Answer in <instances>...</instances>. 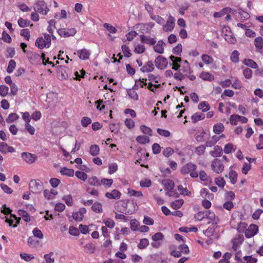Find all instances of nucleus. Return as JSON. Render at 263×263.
Returning a JSON list of instances; mask_svg holds the SVG:
<instances>
[{
  "instance_id": "61",
  "label": "nucleus",
  "mask_w": 263,
  "mask_h": 263,
  "mask_svg": "<svg viewBox=\"0 0 263 263\" xmlns=\"http://www.w3.org/2000/svg\"><path fill=\"white\" fill-rule=\"evenodd\" d=\"M201 58L202 61L207 64L212 63L213 61V58L206 54L203 55Z\"/></svg>"
},
{
  "instance_id": "58",
  "label": "nucleus",
  "mask_w": 263,
  "mask_h": 263,
  "mask_svg": "<svg viewBox=\"0 0 263 263\" xmlns=\"http://www.w3.org/2000/svg\"><path fill=\"white\" fill-rule=\"evenodd\" d=\"M164 236L161 232H157L152 236V239L154 241L162 240Z\"/></svg>"
},
{
  "instance_id": "5",
  "label": "nucleus",
  "mask_w": 263,
  "mask_h": 263,
  "mask_svg": "<svg viewBox=\"0 0 263 263\" xmlns=\"http://www.w3.org/2000/svg\"><path fill=\"white\" fill-rule=\"evenodd\" d=\"M211 166L212 170L218 174L221 173L224 169V165L219 159H214L212 163Z\"/></svg>"
},
{
  "instance_id": "23",
  "label": "nucleus",
  "mask_w": 263,
  "mask_h": 263,
  "mask_svg": "<svg viewBox=\"0 0 263 263\" xmlns=\"http://www.w3.org/2000/svg\"><path fill=\"white\" fill-rule=\"evenodd\" d=\"M205 212H208L207 215L205 216V217L209 219L213 220L212 223L213 224H216L218 222V218L215 217V214L210 211H205Z\"/></svg>"
},
{
  "instance_id": "46",
  "label": "nucleus",
  "mask_w": 263,
  "mask_h": 263,
  "mask_svg": "<svg viewBox=\"0 0 263 263\" xmlns=\"http://www.w3.org/2000/svg\"><path fill=\"white\" fill-rule=\"evenodd\" d=\"M109 129L110 131L116 134L119 132V126L118 124L111 123L109 124Z\"/></svg>"
},
{
  "instance_id": "2",
  "label": "nucleus",
  "mask_w": 263,
  "mask_h": 263,
  "mask_svg": "<svg viewBox=\"0 0 263 263\" xmlns=\"http://www.w3.org/2000/svg\"><path fill=\"white\" fill-rule=\"evenodd\" d=\"M33 9L35 12L43 15H46L49 10L44 0H38L34 5Z\"/></svg>"
},
{
  "instance_id": "35",
  "label": "nucleus",
  "mask_w": 263,
  "mask_h": 263,
  "mask_svg": "<svg viewBox=\"0 0 263 263\" xmlns=\"http://www.w3.org/2000/svg\"><path fill=\"white\" fill-rule=\"evenodd\" d=\"M16 67V62L13 60H11L8 64V67L7 68V72L9 73H11L13 72V70Z\"/></svg>"
},
{
  "instance_id": "30",
  "label": "nucleus",
  "mask_w": 263,
  "mask_h": 263,
  "mask_svg": "<svg viewBox=\"0 0 263 263\" xmlns=\"http://www.w3.org/2000/svg\"><path fill=\"white\" fill-rule=\"evenodd\" d=\"M92 210L96 213L102 212V204L98 202H95L91 206Z\"/></svg>"
},
{
  "instance_id": "11",
  "label": "nucleus",
  "mask_w": 263,
  "mask_h": 263,
  "mask_svg": "<svg viewBox=\"0 0 263 263\" xmlns=\"http://www.w3.org/2000/svg\"><path fill=\"white\" fill-rule=\"evenodd\" d=\"M120 192L117 190H114L111 192H107L105 193V196L110 199H118L121 197Z\"/></svg>"
},
{
  "instance_id": "4",
  "label": "nucleus",
  "mask_w": 263,
  "mask_h": 263,
  "mask_svg": "<svg viewBox=\"0 0 263 263\" xmlns=\"http://www.w3.org/2000/svg\"><path fill=\"white\" fill-rule=\"evenodd\" d=\"M155 64L157 68L160 69H164L166 67L168 64V62L167 59L165 58L161 55H159L155 59Z\"/></svg>"
},
{
  "instance_id": "45",
  "label": "nucleus",
  "mask_w": 263,
  "mask_h": 263,
  "mask_svg": "<svg viewBox=\"0 0 263 263\" xmlns=\"http://www.w3.org/2000/svg\"><path fill=\"white\" fill-rule=\"evenodd\" d=\"M245 64L252 68L255 69L258 66L257 64L252 60L248 59L245 61Z\"/></svg>"
},
{
  "instance_id": "36",
  "label": "nucleus",
  "mask_w": 263,
  "mask_h": 263,
  "mask_svg": "<svg viewBox=\"0 0 263 263\" xmlns=\"http://www.w3.org/2000/svg\"><path fill=\"white\" fill-rule=\"evenodd\" d=\"M149 245V241L146 238L141 239L138 245V248L139 249H143Z\"/></svg>"
},
{
  "instance_id": "63",
  "label": "nucleus",
  "mask_w": 263,
  "mask_h": 263,
  "mask_svg": "<svg viewBox=\"0 0 263 263\" xmlns=\"http://www.w3.org/2000/svg\"><path fill=\"white\" fill-rule=\"evenodd\" d=\"M63 199L68 206H71L72 204V199L71 195H65L63 197Z\"/></svg>"
},
{
  "instance_id": "14",
  "label": "nucleus",
  "mask_w": 263,
  "mask_h": 263,
  "mask_svg": "<svg viewBox=\"0 0 263 263\" xmlns=\"http://www.w3.org/2000/svg\"><path fill=\"white\" fill-rule=\"evenodd\" d=\"M205 118V115L203 113L196 112L191 117L192 122L196 123L199 121L203 120Z\"/></svg>"
},
{
  "instance_id": "26",
  "label": "nucleus",
  "mask_w": 263,
  "mask_h": 263,
  "mask_svg": "<svg viewBox=\"0 0 263 263\" xmlns=\"http://www.w3.org/2000/svg\"><path fill=\"white\" fill-rule=\"evenodd\" d=\"M254 45L257 49H261L263 46V38L258 36L255 39Z\"/></svg>"
},
{
  "instance_id": "54",
  "label": "nucleus",
  "mask_w": 263,
  "mask_h": 263,
  "mask_svg": "<svg viewBox=\"0 0 263 263\" xmlns=\"http://www.w3.org/2000/svg\"><path fill=\"white\" fill-rule=\"evenodd\" d=\"M81 124L84 127H87L89 124L91 123V120L90 119V118H88V117H84L83 118H82V120H81Z\"/></svg>"
},
{
  "instance_id": "27",
  "label": "nucleus",
  "mask_w": 263,
  "mask_h": 263,
  "mask_svg": "<svg viewBox=\"0 0 263 263\" xmlns=\"http://www.w3.org/2000/svg\"><path fill=\"white\" fill-rule=\"evenodd\" d=\"M88 183L93 186H100L101 185V183H100V181L98 179V178L96 176H93L89 178L88 180Z\"/></svg>"
},
{
  "instance_id": "6",
  "label": "nucleus",
  "mask_w": 263,
  "mask_h": 263,
  "mask_svg": "<svg viewBox=\"0 0 263 263\" xmlns=\"http://www.w3.org/2000/svg\"><path fill=\"white\" fill-rule=\"evenodd\" d=\"M175 19L174 18L170 15L166 21V24L163 25L162 27L163 30L165 32L172 31L175 27Z\"/></svg>"
},
{
  "instance_id": "33",
  "label": "nucleus",
  "mask_w": 263,
  "mask_h": 263,
  "mask_svg": "<svg viewBox=\"0 0 263 263\" xmlns=\"http://www.w3.org/2000/svg\"><path fill=\"white\" fill-rule=\"evenodd\" d=\"M19 118V116L15 113H11L6 119V122L10 123L17 120Z\"/></svg>"
},
{
  "instance_id": "52",
  "label": "nucleus",
  "mask_w": 263,
  "mask_h": 263,
  "mask_svg": "<svg viewBox=\"0 0 263 263\" xmlns=\"http://www.w3.org/2000/svg\"><path fill=\"white\" fill-rule=\"evenodd\" d=\"M53 255V252H50L49 254L44 255V258L47 263H53L54 261V259L52 258V256Z\"/></svg>"
},
{
  "instance_id": "49",
  "label": "nucleus",
  "mask_w": 263,
  "mask_h": 263,
  "mask_svg": "<svg viewBox=\"0 0 263 263\" xmlns=\"http://www.w3.org/2000/svg\"><path fill=\"white\" fill-rule=\"evenodd\" d=\"M30 24V21L27 20H24L22 18H20L18 20V24L20 27L24 28L28 26Z\"/></svg>"
},
{
  "instance_id": "34",
  "label": "nucleus",
  "mask_w": 263,
  "mask_h": 263,
  "mask_svg": "<svg viewBox=\"0 0 263 263\" xmlns=\"http://www.w3.org/2000/svg\"><path fill=\"white\" fill-rule=\"evenodd\" d=\"M224 130V126L223 124L219 123L215 125L213 127V130L215 134H219L222 132Z\"/></svg>"
},
{
  "instance_id": "15",
  "label": "nucleus",
  "mask_w": 263,
  "mask_h": 263,
  "mask_svg": "<svg viewBox=\"0 0 263 263\" xmlns=\"http://www.w3.org/2000/svg\"><path fill=\"white\" fill-rule=\"evenodd\" d=\"M90 54L89 51L85 49H83L78 51L79 57L82 60H84L88 59L89 57Z\"/></svg>"
},
{
  "instance_id": "25",
  "label": "nucleus",
  "mask_w": 263,
  "mask_h": 263,
  "mask_svg": "<svg viewBox=\"0 0 263 263\" xmlns=\"http://www.w3.org/2000/svg\"><path fill=\"white\" fill-rule=\"evenodd\" d=\"M60 173L63 175H66L69 177H72L74 175V170L67 167H63L61 168Z\"/></svg>"
},
{
  "instance_id": "21",
  "label": "nucleus",
  "mask_w": 263,
  "mask_h": 263,
  "mask_svg": "<svg viewBox=\"0 0 263 263\" xmlns=\"http://www.w3.org/2000/svg\"><path fill=\"white\" fill-rule=\"evenodd\" d=\"M35 45L40 49L49 47L48 45H46V43L43 37H39L36 40Z\"/></svg>"
},
{
  "instance_id": "20",
  "label": "nucleus",
  "mask_w": 263,
  "mask_h": 263,
  "mask_svg": "<svg viewBox=\"0 0 263 263\" xmlns=\"http://www.w3.org/2000/svg\"><path fill=\"white\" fill-rule=\"evenodd\" d=\"M220 139V137L214 135L212 137L211 139H209L206 141V146L208 147H212L214 146L216 143L219 141Z\"/></svg>"
},
{
  "instance_id": "17",
  "label": "nucleus",
  "mask_w": 263,
  "mask_h": 263,
  "mask_svg": "<svg viewBox=\"0 0 263 263\" xmlns=\"http://www.w3.org/2000/svg\"><path fill=\"white\" fill-rule=\"evenodd\" d=\"M222 152V148L218 145L215 146L213 151L210 152V155L214 157H218L221 155Z\"/></svg>"
},
{
  "instance_id": "8",
  "label": "nucleus",
  "mask_w": 263,
  "mask_h": 263,
  "mask_svg": "<svg viewBox=\"0 0 263 263\" xmlns=\"http://www.w3.org/2000/svg\"><path fill=\"white\" fill-rule=\"evenodd\" d=\"M22 158L27 163L31 164L36 160V157L35 155L29 153L23 152L21 154Z\"/></svg>"
},
{
  "instance_id": "9",
  "label": "nucleus",
  "mask_w": 263,
  "mask_h": 263,
  "mask_svg": "<svg viewBox=\"0 0 263 263\" xmlns=\"http://www.w3.org/2000/svg\"><path fill=\"white\" fill-rule=\"evenodd\" d=\"M86 212V210L85 208H81L78 212L73 213L72 217L77 221H81L83 220L84 215Z\"/></svg>"
},
{
  "instance_id": "13",
  "label": "nucleus",
  "mask_w": 263,
  "mask_h": 263,
  "mask_svg": "<svg viewBox=\"0 0 263 263\" xmlns=\"http://www.w3.org/2000/svg\"><path fill=\"white\" fill-rule=\"evenodd\" d=\"M243 240L242 236L238 235L237 237L234 238L233 241V249L236 251L238 247L241 244Z\"/></svg>"
},
{
  "instance_id": "38",
  "label": "nucleus",
  "mask_w": 263,
  "mask_h": 263,
  "mask_svg": "<svg viewBox=\"0 0 263 263\" xmlns=\"http://www.w3.org/2000/svg\"><path fill=\"white\" fill-rule=\"evenodd\" d=\"M206 145H200L195 148V153L198 156L203 155L204 153Z\"/></svg>"
},
{
  "instance_id": "62",
  "label": "nucleus",
  "mask_w": 263,
  "mask_h": 263,
  "mask_svg": "<svg viewBox=\"0 0 263 263\" xmlns=\"http://www.w3.org/2000/svg\"><path fill=\"white\" fill-rule=\"evenodd\" d=\"M252 71L249 68H246L243 70V74L247 79H250L252 77Z\"/></svg>"
},
{
  "instance_id": "50",
  "label": "nucleus",
  "mask_w": 263,
  "mask_h": 263,
  "mask_svg": "<svg viewBox=\"0 0 263 263\" xmlns=\"http://www.w3.org/2000/svg\"><path fill=\"white\" fill-rule=\"evenodd\" d=\"M239 53L237 50H234L231 55V59L232 62L237 63L239 61Z\"/></svg>"
},
{
  "instance_id": "22",
  "label": "nucleus",
  "mask_w": 263,
  "mask_h": 263,
  "mask_svg": "<svg viewBox=\"0 0 263 263\" xmlns=\"http://www.w3.org/2000/svg\"><path fill=\"white\" fill-rule=\"evenodd\" d=\"M200 78L203 80L211 81L214 80V76L208 72H202L199 76Z\"/></svg>"
},
{
  "instance_id": "40",
  "label": "nucleus",
  "mask_w": 263,
  "mask_h": 263,
  "mask_svg": "<svg viewBox=\"0 0 263 263\" xmlns=\"http://www.w3.org/2000/svg\"><path fill=\"white\" fill-rule=\"evenodd\" d=\"M130 228L131 229L134 231H138L139 228V222L135 219H132L130 221Z\"/></svg>"
},
{
  "instance_id": "60",
  "label": "nucleus",
  "mask_w": 263,
  "mask_h": 263,
  "mask_svg": "<svg viewBox=\"0 0 263 263\" xmlns=\"http://www.w3.org/2000/svg\"><path fill=\"white\" fill-rule=\"evenodd\" d=\"M174 153V150L170 147H166L163 151V154L165 157H169Z\"/></svg>"
},
{
  "instance_id": "31",
  "label": "nucleus",
  "mask_w": 263,
  "mask_h": 263,
  "mask_svg": "<svg viewBox=\"0 0 263 263\" xmlns=\"http://www.w3.org/2000/svg\"><path fill=\"white\" fill-rule=\"evenodd\" d=\"M137 141L142 144L148 143L149 141V138L146 136H139L136 138Z\"/></svg>"
},
{
  "instance_id": "55",
  "label": "nucleus",
  "mask_w": 263,
  "mask_h": 263,
  "mask_svg": "<svg viewBox=\"0 0 263 263\" xmlns=\"http://www.w3.org/2000/svg\"><path fill=\"white\" fill-rule=\"evenodd\" d=\"M178 250L180 251L181 253L188 254L189 253V249L186 245H181L178 247Z\"/></svg>"
},
{
  "instance_id": "3",
  "label": "nucleus",
  "mask_w": 263,
  "mask_h": 263,
  "mask_svg": "<svg viewBox=\"0 0 263 263\" xmlns=\"http://www.w3.org/2000/svg\"><path fill=\"white\" fill-rule=\"evenodd\" d=\"M29 189L33 193H39L43 189V183L39 180H31L29 183Z\"/></svg>"
},
{
  "instance_id": "48",
  "label": "nucleus",
  "mask_w": 263,
  "mask_h": 263,
  "mask_svg": "<svg viewBox=\"0 0 263 263\" xmlns=\"http://www.w3.org/2000/svg\"><path fill=\"white\" fill-rule=\"evenodd\" d=\"M104 27H105L110 33H115L117 32V29L114 27L113 26L110 25L109 24L105 23L103 25Z\"/></svg>"
},
{
  "instance_id": "47",
  "label": "nucleus",
  "mask_w": 263,
  "mask_h": 263,
  "mask_svg": "<svg viewBox=\"0 0 263 263\" xmlns=\"http://www.w3.org/2000/svg\"><path fill=\"white\" fill-rule=\"evenodd\" d=\"M9 88L5 85L0 86V95L2 97H5L8 93Z\"/></svg>"
},
{
  "instance_id": "32",
  "label": "nucleus",
  "mask_w": 263,
  "mask_h": 263,
  "mask_svg": "<svg viewBox=\"0 0 263 263\" xmlns=\"http://www.w3.org/2000/svg\"><path fill=\"white\" fill-rule=\"evenodd\" d=\"M18 214L20 216L22 217L23 219L26 222H29L30 221V218L29 217V214L26 211L23 210H19L18 211Z\"/></svg>"
},
{
  "instance_id": "53",
  "label": "nucleus",
  "mask_w": 263,
  "mask_h": 263,
  "mask_svg": "<svg viewBox=\"0 0 263 263\" xmlns=\"http://www.w3.org/2000/svg\"><path fill=\"white\" fill-rule=\"evenodd\" d=\"M32 233L34 237L42 239L43 238V234L42 231L37 228H35L33 230Z\"/></svg>"
},
{
  "instance_id": "18",
  "label": "nucleus",
  "mask_w": 263,
  "mask_h": 263,
  "mask_svg": "<svg viewBox=\"0 0 263 263\" xmlns=\"http://www.w3.org/2000/svg\"><path fill=\"white\" fill-rule=\"evenodd\" d=\"M231 8L229 7H226L222 9L220 11L215 12L214 13V16L215 17H220L227 14L229 13L231 11Z\"/></svg>"
},
{
  "instance_id": "37",
  "label": "nucleus",
  "mask_w": 263,
  "mask_h": 263,
  "mask_svg": "<svg viewBox=\"0 0 263 263\" xmlns=\"http://www.w3.org/2000/svg\"><path fill=\"white\" fill-rule=\"evenodd\" d=\"M179 70L180 71L182 72L183 73H185V74H186L188 72H190V65L187 61H185L184 62L183 65H182L181 68Z\"/></svg>"
},
{
  "instance_id": "57",
  "label": "nucleus",
  "mask_w": 263,
  "mask_h": 263,
  "mask_svg": "<svg viewBox=\"0 0 263 263\" xmlns=\"http://www.w3.org/2000/svg\"><path fill=\"white\" fill-rule=\"evenodd\" d=\"M100 183H101V184H103L107 186H110L111 184L113 183V180L112 179H106V178H103L100 180Z\"/></svg>"
},
{
  "instance_id": "10",
  "label": "nucleus",
  "mask_w": 263,
  "mask_h": 263,
  "mask_svg": "<svg viewBox=\"0 0 263 263\" xmlns=\"http://www.w3.org/2000/svg\"><path fill=\"white\" fill-rule=\"evenodd\" d=\"M154 65L152 61L146 62L144 65L141 68L140 70L143 72H149L154 70Z\"/></svg>"
},
{
  "instance_id": "29",
  "label": "nucleus",
  "mask_w": 263,
  "mask_h": 263,
  "mask_svg": "<svg viewBox=\"0 0 263 263\" xmlns=\"http://www.w3.org/2000/svg\"><path fill=\"white\" fill-rule=\"evenodd\" d=\"M150 17L153 20L160 25H163L165 22L164 19L159 15L151 14Z\"/></svg>"
},
{
  "instance_id": "59",
  "label": "nucleus",
  "mask_w": 263,
  "mask_h": 263,
  "mask_svg": "<svg viewBox=\"0 0 263 263\" xmlns=\"http://www.w3.org/2000/svg\"><path fill=\"white\" fill-rule=\"evenodd\" d=\"M141 131L145 134H147L149 136L152 135V130L148 127H147L145 125H142L140 127Z\"/></svg>"
},
{
  "instance_id": "7",
  "label": "nucleus",
  "mask_w": 263,
  "mask_h": 263,
  "mask_svg": "<svg viewBox=\"0 0 263 263\" xmlns=\"http://www.w3.org/2000/svg\"><path fill=\"white\" fill-rule=\"evenodd\" d=\"M258 227L255 224H251L246 230L245 234L246 237L250 238L254 236L257 232Z\"/></svg>"
},
{
  "instance_id": "24",
  "label": "nucleus",
  "mask_w": 263,
  "mask_h": 263,
  "mask_svg": "<svg viewBox=\"0 0 263 263\" xmlns=\"http://www.w3.org/2000/svg\"><path fill=\"white\" fill-rule=\"evenodd\" d=\"M183 202L184 201L183 199H177L172 202L171 203V206L173 209L177 210L181 208L183 204Z\"/></svg>"
},
{
  "instance_id": "56",
  "label": "nucleus",
  "mask_w": 263,
  "mask_h": 263,
  "mask_svg": "<svg viewBox=\"0 0 263 263\" xmlns=\"http://www.w3.org/2000/svg\"><path fill=\"white\" fill-rule=\"evenodd\" d=\"M121 48L125 57L129 58L132 55L129 49L127 46L122 45Z\"/></svg>"
},
{
  "instance_id": "39",
  "label": "nucleus",
  "mask_w": 263,
  "mask_h": 263,
  "mask_svg": "<svg viewBox=\"0 0 263 263\" xmlns=\"http://www.w3.org/2000/svg\"><path fill=\"white\" fill-rule=\"evenodd\" d=\"M85 249L87 253H93L95 252L96 247L92 243H88L85 246Z\"/></svg>"
},
{
  "instance_id": "51",
  "label": "nucleus",
  "mask_w": 263,
  "mask_h": 263,
  "mask_svg": "<svg viewBox=\"0 0 263 263\" xmlns=\"http://www.w3.org/2000/svg\"><path fill=\"white\" fill-rule=\"evenodd\" d=\"M177 188L180 194L188 196L191 195V192L186 188H183L181 185H178Z\"/></svg>"
},
{
  "instance_id": "12",
  "label": "nucleus",
  "mask_w": 263,
  "mask_h": 263,
  "mask_svg": "<svg viewBox=\"0 0 263 263\" xmlns=\"http://www.w3.org/2000/svg\"><path fill=\"white\" fill-rule=\"evenodd\" d=\"M140 36V39H141V41L143 43H145V44H149L151 45H153L156 42V41L154 39L151 38L149 36L141 35Z\"/></svg>"
},
{
  "instance_id": "64",
  "label": "nucleus",
  "mask_w": 263,
  "mask_h": 263,
  "mask_svg": "<svg viewBox=\"0 0 263 263\" xmlns=\"http://www.w3.org/2000/svg\"><path fill=\"white\" fill-rule=\"evenodd\" d=\"M243 259L246 261V263H256L257 259L253 257L252 256H246Z\"/></svg>"
},
{
  "instance_id": "19",
  "label": "nucleus",
  "mask_w": 263,
  "mask_h": 263,
  "mask_svg": "<svg viewBox=\"0 0 263 263\" xmlns=\"http://www.w3.org/2000/svg\"><path fill=\"white\" fill-rule=\"evenodd\" d=\"M162 183L165 186V189L167 190H173L174 187V183L173 181L170 179H164L162 181Z\"/></svg>"
},
{
  "instance_id": "16",
  "label": "nucleus",
  "mask_w": 263,
  "mask_h": 263,
  "mask_svg": "<svg viewBox=\"0 0 263 263\" xmlns=\"http://www.w3.org/2000/svg\"><path fill=\"white\" fill-rule=\"evenodd\" d=\"M165 43L162 40H159L157 45L154 46V50L159 53H162L164 52V46Z\"/></svg>"
},
{
  "instance_id": "42",
  "label": "nucleus",
  "mask_w": 263,
  "mask_h": 263,
  "mask_svg": "<svg viewBox=\"0 0 263 263\" xmlns=\"http://www.w3.org/2000/svg\"><path fill=\"white\" fill-rule=\"evenodd\" d=\"M103 222L105 224V227L108 228H113L115 226V223L111 219L107 218L103 219Z\"/></svg>"
},
{
  "instance_id": "1",
  "label": "nucleus",
  "mask_w": 263,
  "mask_h": 263,
  "mask_svg": "<svg viewBox=\"0 0 263 263\" xmlns=\"http://www.w3.org/2000/svg\"><path fill=\"white\" fill-rule=\"evenodd\" d=\"M196 170L197 166L195 164L188 163L181 168L180 172L182 175L189 174L192 178H197L198 176V173Z\"/></svg>"
},
{
  "instance_id": "41",
  "label": "nucleus",
  "mask_w": 263,
  "mask_h": 263,
  "mask_svg": "<svg viewBox=\"0 0 263 263\" xmlns=\"http://www.w3.org/2000/svg\"><path fill=\"white\" fill-rule=\"evenodd\" d=\"M198 108L202 110L203 112H206L210 109V106L206 102H202L198 105Z\"/></svg>"
},
{
  "instance_id": "28",
  "label": "nucleus",
  "mask_w": 263,
  "mask_h": 263,
  "mask_svg": "<svg viewBox=\"0 0 263 263\" xmlns=\"http://www.w3.org/2000/svg\"><path fill=\"white\" fill-rule=\"evenodd\" d=\"M99 151L100 148L98 145L94 144L90 146L89 152L92 156H97L99 153Z\"/></svg>"
},
{
  "instance_id": "43",
  "label": "nucleus",
  "mask_w": 263,
  "mask_h": 263,
  "mask_svg": "<svg viewBox=\"0 0 263 263\" xmlns=\"http://www.w3.org/2000/svg\"><path fill=\"white\" fill-rule=\"evenodd\" d=\"M229 177L231 182L232 184H234L237 181V174L234 171H231L229 173Z\"/></svg>"
},
{
  "instance_id": "44",
  "label": "nucleus",
  "mask_w": 263,
  "mask_h": 263,
  "mask_svg": "<svg viewBox=\"0 0 263 263\" xmlns=\"http://www.w3.org/2000/svg\"><path fill=\"white\" fill-rule=\"evenodd\" d=\"M75 175L79 179L85 181L87 178V174L83 172L77 171L75 173Z\"/></svg>"
}]
</instances>
